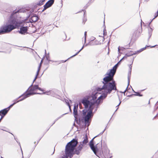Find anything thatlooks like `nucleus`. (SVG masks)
Returning <instances> with one entry per match:
<instances>
[{"label": "nucleus", "instance_id": "1", "mask_svg": "<svg viewBox=\"0 0 158 158\" xmlns=\"http://www.w3.org/2000/svg\"><path fill=\"white\" fill-rule=\"evenodd\" d=\"M97 90L98 91H102V94L97 99L94 101V103L91 104L87 110H84L82 111L83 120L84 122L85 127H88L89 125L94 113L97 111L100 104L102 102L103 99L106 97L108 94H110L112 92L106 88H103L102 86L98 88Z\"/></svg>", "mask_w": 158, "mask_h": 158}, {"label": "nucleus", "instance_id": "2", "mask_svg": "<svg viewBox=\"0 0 158 158\" xmlns=\"http://www.w3.org/2000/svg\"><path fill=\"white\" fill-rule=\"evenodd\" d=\"M118 66V64H116L110 69L109 72H107L105 75V77L103 78L102 81L103 84L102 86L103 88H106L111 91L117 90L116 84L114 79V76L115 75L116 70Z\"/></svg>", "mask_w": 158, "mask_h": 158}, {"label": "nucleus", "instance_id": "3", "mask_svg": "<svg viewBox=\"0 0 158 158\" xmlns=\"http://www.w3.org/2000/svg\"><path fill=\"white\" fill-rule=\"evenodd\" d=\"M20 12V10H16L13 11L11 14L8 22L10 23L2 26L0 29V35L8 33L19 26L20 23L15 19L17 14Z\"/></svg>", "mask_w": 158, "mask_h": 158}, {"label": "nucleus", "instance_id": "4", "mask_svg": "<svg viewBox=\"0 0 158 158\" xmlns=\"http://www.w3.org/2000/svg\"><path fill=\"white\" fill-rule=\"evenodd\" d=\"M78 143L77 140L73 139L66 145L65 149V158H71L74 155L73 152Z\"/></svg>", "mask_w": 158, "mask_h": 158}, {"label": "nucleus", "instance_id": "5", "mask_svg": "<svg viewBox=\"0 0 158 158\" xmlns=\"http://www.w3.org/2000/svg\"><path fill=\"white\" fill-rule=\"evenodd\" d=\"M99 92L97 90L96 92H93L91 96H86L82 99L81 102L84 106L85 108L88 109L91 104L94 103V101L96 100L98 95L100 94Z\"/></svg>", "mask_w": 158, "mask_h": 158}, {"label": "nucleus", "instance_id": "6", "mask_svg": "<svg viewBox=\"0 0 158 158\" xmlns=\"http://www.w3.org/2000/svg\"><path fill=\"white\" fill-rule=\"evenodd\" d=\"M33 83L31 85H30V86L29 87L28 89L25 93H24L23 94L20 95L18 98H17L16 100L18 99L19 98H21V97H23V98L17 101V102H19L20 101H22L25 99H26V98H27V97H29L31 95H32V94H33L30 92H28V89H29L30 87H31Z\"/></svg>", "mask_w": 158, "mask_h": 158}, {"label": "nucleus", "instance_id": "7", "mask_svg": "<svg viewBox=\"0 0 158 158\" xmlns=\"http://www.w3.org/2000/svg\"><path fill=\"white\" fill-rule=\"evenodd\" d=\"M98 142H95V144H96V145L93 146L92 147H91L90 148L91 150L94 152V153L97 156H98L97 155V153L98 151V145L99 144V143H98V142H99L100 143V145L101 147H102V138H99L97 139Z\"/></svg>", "mask_w": 158, "mask_h": 158}, {"label": "nucleus", "instance_id": "8", "mask_svg": "<svg viewBox=\"0 0 158 158\" xmlns=\"http://www.w3.org/2000/svg\"><path fill=\"white\" fill-rule=\"evenodd\" d=\"M28 18H30V21L31 23L35 22H36L38 19V16L35 15L34 14H30L29 15Z\"/></svg>", "mask_w": 158, "mask_h": 158}, {"label": "nucleus", "instance_id": "9", "mask_svg": "<svg viewBox=\"0 0 158 158\" xmlns=\"http://www.w3.org/2000/svg\"><path fill=\"white\" fill-rule=\"evenodd\" d=\"M27 27L22 26L20 28V30H18V31L20 34L22 35H25L27 33L28 30Z\"/></svg>", "mask_w": 158, "mask_h": 158}, {"label": "nucleus", "instance_id": "10", "mask_svg": "<svg viewBox=\"0 0 158 158\" xmlns=\"http://www.w3.org/2000/svg\"><path fill=\"white\" fill-rule=\"evenodd\" d=\"M38 85H33V87L32 88H30L29 90H28V92H30L32 93L33 94H32L33 95H34L35 94H42L41 93H34L32 92L33 91H35L36 89H38Z\"/></svg>", "mask_w": 158, "mask_h": 158}, {"label": "nucleus", "instance_id": "11", "mask_svg": "<svg viewBox=\"0 0 158 158\" xmlns=\"http://www.w3.org/2000/svg\"><path fill=\"white\" fill-rule=\"evenodd\" d=\"M83 147L81 144L80 143L78 146L76 148H75V151L73 152L74 154H75L77 155H79L80 153V152L82 149Z\"/></svg>", "mask_w": 158, "mask_h": 158}, {"label": "nucleus", "instance_id": "12", "mask_svg": "<svg viewBox=\"0 0 158 158\" xmlns=\"http://www.w3.org/2000/svg\"><path fill=\"white\" fill-rule=\"evenodd\" d=\"M134 60V59H133L132 61L131 64L129 65V70L128 71V77L127 78L128 79V85H129L130 82V78L131 76V69H132V64Z\"/></svg>", "mask_w": 158, "mask_h": 158}, {"label": "nucleus", "instance_id": "13", "mask_svg": "<svg viewBox=\"0 0 158 158\" xmlns=\"http://www.w3.org/2000/svg\"><path fill=\"white\" fill-rule=\"evenodd\" d=\"M54 0H49L44 5V9H47L50 7L53 4Z\"/></svg>", "mask_w": 158, "mask_h": 158}, {"label": "nucleus", "instance_id": "14", "mask_svg": "<svg viewBox=\"0 0 158 158\" xmlns=\"http://www.w3.org/2000/svg\"><path fill=\"white\" fill-rule=\"evenodd\" d=\"M77 109L78 104L76 105V104H75L74 105L73 109V114L75 119H76L78 115Z\"/></svg>", "mask_w": 158, "mask_h": 158}, {"label": "nucleus", "instance_id": "15", "mask_svg": "<svg viewBox=\"0 0 158 158\" xmlns=\"http://www.w3.org/2000/svg\"><path fill=\"white\" fill-rule=\"evenodd\" d=\"M9 111L6 108L0 111L1 114L2 115L5 116L7 114Z\"/></svg>", "mask_w": 158, "mask_h": 158}, {"label": "nucleus", "instance_id": "16", "mask_svg": "<svg viewBox=\"0 0 158 158\" xmlns=\"http://www.w3.org/2000/svg\"><path fill=\"white\" fill-rule=\"evenodd\" d=\"M109 152L110 151L109 149L107 148H106L102 152V153L104 156H107L109 154Z\"/></svg>", "mask_w": 158, "mask_h": 158}, {"label": "nucleus", "instance_id": "17", "mask_svg": "<svg viewBox=\"0 0 158 158\" xmlns=\"http://www.w3.org/2000/svg\"><path fill=\"white\" fill-rule=\"evenodd\" d=\"M88 142V139L87 137L86 136L85 138L84 139L82 142H81L80 143V144H81L84 146Z\"/></svg>", "mask_w": 158, "mask_h": 158}, {"label": "nucleus", "instance_id": "18", "mask_svg": "<svg viewBox=\"0 0 158 158\" xmlns=\"http://www.w3.org/2000/svg\"><path fill=\"white\" fill-rule=\"evenodd\" d=\"M153 30V29L151 27H149V28H148V34L149 36L148 39H149L151 37L152 35Z\"/></svg>", "mask_w": 158, "mask_h": 158}, {"label": "nucleus", "instance_id": "19", "mask_svg": "<svg viewBox=\"0 0 158 158\" xmlns=\"http://www.w3.org/2000/svg\"><path fill=\"white\" fill-rule=\"evenodd\" d=\"M97 136H96L95 137H94L90 141V142H89V147H92L93 146H94V141H93V140L95 138H96V137H97Z\"/></svg>", "mask_w": 158, "mask_h": 158}, {"label": "nucleus", "instance_id": "20", "mask_svg": "<svg viewBox=\"0 0 158 158\" xmlns=\"http://www.w3.org/2000/svg\"><path fill=\"white\" fill-rule=\"evenodd\" d=\"M81 51H79L76 54H75V55L72 56H71L70 58H69L67 60H65V61H64V60H62V62H66L67 60H68L70 58H72V57H73L75 56H76Z\"/></svg>", "mask_w": 158, "mask_h": 158}, {"label": "nucleus", "instance_id": "21", "mask_svg": "<svg viewBox=\"0 0 158 158\" xmlns=\"http://www.w3.org/2000/svg\"><path fill=\"white\" fill-rule=\"evenodd\" d=\"M136 54V52H133V53H130V54H126L125 55V58H126L127 56V57L130 56H131L134 55H135Z\"/></svg>", "mask_w": 158, "mask_h": 158}, {"label": "nucleus", "instance_id": "22", "mask_svg": "<svg viewBox=\"0 0 158 158\" xmlns=\"http://www.w3.org/2000/svg\"><path fill=\"white\" fill-rule=\"evenodd\" d=\"M16 103V102H14L13 104L10 105L9 107H8L7 108H6L7 110L9 111L10 109Z\"/></svg>", "mask_w": 158, "mask_h": 158}, {"label": "nucleus", "instance_id": "23", "mask_svg": "<svg viewBox=\"0 0 158 158\" xmlns=\"http://www.w3.org/2000/svg\"><path fill=\"white\" fill-rule=\"evenodd\" d=\"M45 0H40L38 4L40 6L43 4L44 2L45 1Z\"/></svg>", "mask_w": 158, "mask_h": 158}, {"label": "nucleus", "instance_id": "24", "mask_svg": "<svg viewBox=\"0 0 158 158\" xmlns=\"http://www.w3.org/2000/svg\"><path fill=\"white\" fill-rule=\"evenodd\" d=\"M156 46V45H154V46H151L150 45H149V46L146 45V46L145 47H144L143 48H142V49L143 50H143H145L146 49V48H147V47H150L151 48H152Z\"/></svg>", "mask_w": 158, "mask_h": 158}, {"label": "nucleus", "instance_id": "25", "mask_svg": "<svg viewBox=\"0 0 158 158\" xmlns=\"http://www.w3.org/2000/svg\"><path fill=\"white\" fill-rule=\"evenodd\" d=\"M132 95L138 96H140V97H141V96H143V95L142 94H139V95L131 94V95H128L127 97H130L132 96Z\"/></svg>", "mask_w": 158, "mask_h": 158}, {"label": "nucleus", "instance_id": "26", "mask_svg": "<svg viewBox=\"0 0 158 158\" xmlns=\"http://www.w3.org/2000/svg\"><path fill=\"white\" fill-rule=\"evenodd\" d=\"M38 75H39V71H37V73H36V76L35 77V79H34V80H33V82L35 81V80L37 78V76Z\"/></svg>", "mask_w": 158, "mask_h": 158}, {"label": "nucleus", "instance_id": "27", "mask_svg": "<svg viewBox=\"0 0 158 158\" xmlns=\"http://www.w3.org/2000/svg\"><path fill=\"white\" fill-rule=\"evenodd\" d=\"M124 49L123 48H122L121 49L119 47L118 48V52L119 53H120V51L121 50H123V49Z\"/></svg>", "mask_w": 158, "mask_h": 158}, {"label": "nucleus", "instance_id": "28", "mask_svg": "<svg viewBox=\"0 0 158 158\" xmlns=\"http://www.w3.org/2000/svg\"><path fill=\"white\" fill-rule=\"evenodd\" d=\"M66 103H67V105H68V106H69V110H70V112H72V110L71 109V108H70V105H69V102H66Z\"/></svg>", "mask_w": 158, "mask_h": 158}, {"label": "nucleus", "instance_id": "29", "mask_svg": "<svg viewBox=\"0 0 158 158\" xmlns=\"http://www.w3.org/2000/svg\"><path fill=\"white\" fill-rule=\"evenodd\" d=\"M143 51V50L142 49V48H141L139 50L137 51V52H136V54H137V53H139Z\"/></svg>", "mask_w": 158, "mask_h": 158}, {"label": "nucleus", "instance_id": "30", "mask_svg": "<svg viewBox=\"0 0 158 158\" xmlns=\"http://www.w3.org/2000/svg\"><path fill=\"white\" fill-rule=\"evenodd\" d=\"M158 16V10L157 11L156 13L155 14V17L153 18V19H154L155 18L157 17Z\"/></svg>", "mask_w": 158, "mask_h": 158}, {"label": "nucleus", "instance_id": "31", "mask_svg": "<svg viewBox=\"0 0 158 158\" xmlns=\"http://www.w3.org/2000/svg\"><path fill=\"white\" fill-rule=\"evenodd\" d=\"M86 35H87V32L85 31L84 33L85 42V41H86Z\"/></svg>", "mask_w": 158, "mask_h": 158}, {"label": "nucleus", "instance_id": "32", "mask_svg": "<svg viewBox=\"0 0 158 158\" xmlns=\"http://www.w3.org/2000/svg\"><path fill=\"white\" fill-rule=\"evenodd\" d=\"M125 56H124V57H123V58H122V59H121V60H120L119 62H118V63H117V64H118H118H120V62L123 59H124V58H125Z\"/></svg>", "mask_w": 158, "mask_h": 158}, {"label": "nucleus", "instance_id": "33", "mask_svg": "<svg viewBox=\"0 0 158 158\" xmlns=\"http://www.w3.org/2000/svg\"><path fill=\"white\" fill-rule=\"evenodd\" d=\"M46 58L47 60H49V59L50 57L48 54L46 56Z\"/></svg>", "mask_w": 158, "mask_h": 158}, {"label": "nucleus", "instance_id": "34", "mask_svg": "<svg viewBox=\"0 0 158 158\" xmlns=\"http://www.w3.org/2000/svg\"><path fill=\"white\" fill-rule=\"evenodd\" d=\"M154 19H153L151 20V21H150V22L148 24V28H149V27H151L150 26L151 23H152V21Z\"/></svg>", "mask_w": 158, "mask_h": 158}, {"label": "nucleus", "instance_id": "35", "mask_svg": "<svg viewBox=\"0 0 158 158\" xmlns=\"http://www.w3.org/2000/svg\"><path fill=\"white\" fill-rule=\"evenodd\" d=\"M121 101H120V102L119 103V104L116 106V107H118L117 108V109L115 110V112H116L118 110V106H119L120 104L121 103Z\"/></svg>", "mask_w": 158, "mask_h": 158}, {"label": "nucleus", "instance_id": "36", "mask_svg": "<svg viewBox=\"0 0 158 158\" xmlns=\"http://www.w3.org/2000/svg\"><path fill=\"white\" fill-rule=\"evenodd\" d=\"M60 118V117H59V118H57V119H56L55 120V121H54V123H53L52 125H51V126H52L53 124H54V123L56 122V121H57L58 119H59V118Z\"/></svg>", "mask_w": 158, "mask_h": 158}, {"label": "nucleus", "instance_id": "37", "mask_svg": "<svg viewBox=\"0 0 158 158\" xmlns=\"http://www.w3.org/2000/svg\"><path fill=\"white\" fill-rule=\"evenodd\" d=\"M4 116H2V115H1V118H0V122L1 121V120L4 118Z\"/></svg>", "mask_w": 158, "mask_h": 158}, {"label": "nucleus", "instance_id": "38", "mask_svg": "<svg viewBox=\"0 0 158 158\" xmlns=\"http://www.w3.org/2000/svg\"><path fill=\"white\" fill-rule=\"evenodd\" d=\"M38 89L40 91H43V90L42 89H41L39 87V86H38Z\"/></svg>", "mask_w": 158, "mask_h": 158}, {"label": "nucleus", "instance_id": "39", "mask_svg": "<svg viewBox=\"0 0 158 158\" xmlns=\"http://www.w3.org/2000/svg\"><path fill=\"white\" fill-rule=\"evenodd\" d=\"M134 93L136 94H135V95H139V92H136L135 91H134Z\"/></svg>", "mask_w": 158, "mask_h": 158}, {"label": "nucleus", "instance_id": "40", "mask_svg": "<svg viewBox=\"0 0 158 158\" xmlns=\"http://www.w3.org/2000/svg\"><path fill=\"white\" fill-rule=\"evenodd\" d=\"M158 114H156L154 118H153V120H154V119H155V118H156L157 117H158Z\"/></svg>", "mask_w": 158, "mask_h": 158}, {"label": "nucleus", "instance_id": "41", "mask_svg": "<svg viewBox=\"0 0 158 158\" xmlns=\"http://www.w3.org/2000/svg\"><path fill=\"white\" fill-rule=\"evenodd\" d=\"M105 130H106V128H105V129H104V130H103V131L102 132H101L100 134H101V135L103 133V132H104V131H105Z\"/></svg>", "mask_w": 158, "mask_h": 158}, {"label": "nucleus", "instance_id": "42", "mask_svg": "<svg viewBox=\"0 0 158 158\" xmlns=\"http://www.w3.org/2000/svg\"><path fill=\"white\" fill-rule=\"evenodd\" d=\"M129 85H127V88H126V89H125V90L124 91V92H126V91H127V90H128V86Z\"/></svg>", "mask_w": 158, "mask_h": 158}, {"label": "nucleus", "instance_id": "43", "mask_svg": "<svg viewBox=\"0 0 158 158\" xmlns=\"http://www.w3.org/2000/svg\"><path fill=\"white\" fill-rule=\"evenodd\" d=\"M129 85H127V88H126V89H125V90L124 91V92H126V91H127V90H128V86Z\"/></svg>", "mask_w": 158, "mask_h": 158}, {"label": "nucleus", "instance_id": "44", "mask_svg": "<svg viewBox=\"0 0 158 158\" xmlns=\"http://www.w3.org/2000/svg\"><path fill=\"white\" fill-rule=\"evenodd\" d=\"M84 47V46L83 45V46H82V48H81V49H80V50H79V51H81L82 50V49Z\"/></svg>", "mask_w": 158, "mask_h": 158}, {"label": "nucleus", "instance_id": "45", "mask_svg": "<svg viewBox=\"0 0 158 158\" xmlns=\"http://www.w3.org/2000/svg\"><path fill=\"white\" fill-rule=\"evenodd\" d=\"M40 66H39V67L37 71H39V72L40 70Z\"/></svg>", "mask_w": 158, "mask_h": 158}, {"label": "nucleus", "instance_id": "46", "mask_svg": "<svg viewBox=\"0 0 158 158\" xmlns=\"http://www.w3.org/2000/svg\"><path fill=\"white\" fill-rule=\"evenodd\" d=\"M20 147H21V146H20ZM20 148H21V147H20ZM21 151H22V155H23V152L22 150V149L21 148ZM22 158H23V155Z\"/></svg>", "mask_w": 158, "mask_h": 158}, {"label": "nucleus", "instance_id": "47", "mask_svg": "<svg viewBox=\"0 0 158 158\" xmlns=\"http://www.w3.org/2000/svg\"><path fill=\"white\" fill-rule=\"evenodd\" d=\"M95 39V38L94 37H93L91 38L92 40H93Z\"/></svg>", "mask_w": 158, "mask_h": 158}, {"label": "nucleus", "instance_id": "48", "mask_svg": "<svg viewBox=\"0 0 158 158\" xmlns=\"http://www.w3.org/2000/svg\"><path fill=\"white\" fill-rule=\"evenodd\" d=\"M44 8L42 10V11H44V10H46V9H44Z\"/></svg>", "mask_w": 158, "mask_h": 158}, {"label": "nucleus", "instance_id": "49", "mask_svg": "<svg viewBox=\"0 0 158 158\" xmlns=\"http://www.w3.org/2000/svg\"><path fill=\"white\" fill-rule=\"evenodd\" d=\"M6 5H7L8 7H10V5L9 4H6Z\"/></svg>", "mask_w": 158, "mask_h": 158}, {"label": "nucleus", "instance_id": "50", "mask_svg": "<svg viewBox=\"0 0 158 158\" xmlns=\"http://www.w3.org/2000/svg\"><path fill=\"white\" fill-rule=\"evenodd\" d=\"M142 20H141V28H142Z\"/></svg>", "mask_w": 158, "mask_h": 158}, {"label": "nucleus", "instance_id": "51", "mask_svg": "<svg viewBox=\"0 0 158 158\" xmlns=\"http://www.w3.org/2000/svg\"><path fill=\"white\" fill-rule=\"evenodd\" d=\"M48 60V62H49V61H52V62H54V61H53L51 60H49H49Z\"/></svg>", "mask_w": 158, "mask_h": 158}, {"label": "nucleus", "instance_id": "52", "mask_svg": "<svg viewBox=\"0 0 158 158\" xmlns=\"http://www.w3.org/2000/svg\"><path fill=\"white\" fill-rule=\"evenodd\" d=\"M16 100H14V102H16V103H18V102H17V101H16Z\"/></svg>", "mask_w": 158, "mask_h": 158}, {"label": "nucleus", "instance_id": "53", "mask_svg": "<svg viewBox=\"0 0 158 158\" xmlns=\"http://www.w3.org/2000/svg\"><path fill=\"white\" fill-rule=\"evenodd\" d=\"M79 106H80V105H81V102H79Z\"/></svg>", "mask_w": 158, "mask_h": 158}, {"label": "nucleus", "instance_id": "54", "mask_svg": "<svg viewBox=\"0 0 158 158\" xmlns=\"http://www.w3.org/2000/svg\"><path fill=\"white\" fill-rule=\"evenodd\" d=\"M45 55H46V50H45Z\"/></svg>", "mask_w": 158, "mask_h": 158}, {"label": "nucleus", "instance_id": "55", "mask_svg": "<svg viewBox=\"0 0 158 158\" xmlns=\"http://www.w3.org/2000/svg\"><path fill=\"white\" fill-rule=\"evenodd\" d=\"M158 108V106H157V107L154 110H157V108Z\"/></svg>", "mask_w": 158, "mask_h": 158}, {"label": "nucleus", "instance_id": "56", "mask_svg": "<svg viewBox=\"0 0 158 158\" xmlns=\"http://www.w3.org/2000/svg\"><path fill=\"white\" fill-rule=\"evenodd\" d=\"M85 11H84V16H85Z\"/></svg>", "mask_w": 158, "mask_h": 158}, {"label": "nucleus", "instance_id": "57", "mask_svg": "<svg viewBox=\"0 0 158 158\" xmlns=\"http://www.w3.org/2000/svg\"><path fill=\"white\" fill-rule=\"evenodd\" d=\"M42 60H41V62H40V64L42 62Z\"/></svg>", "mask_w": 158, "mask_h": 158}, {"label": "nucleus", "instance_id": "58", "mask_svg": "<svg viewBox=\"0 0 158 158\" xmlns=\"http://www.w3.org/2000/svg\"><path fill=\"white\" fill-rule=\"evenodd\" d=\"M86 21V19H83V21Z\"/></svg>", "mask_w": 158, "mask_h": 158}, {"label": "nucleus", "instance_id": "59", "mask_svg": "<svg viewBox=\"0 0 158 158\" xmlns=\"http://www.w3.org/2000/svg\"><path fill=\"white\" fill-rule=\"evenodd\" d=\"M150 103V101H149V102H148V104H149Z\"/></svg>", "mask_w": 158, "mask_h": 158}, {"label": "nucleus", "instance_id": "60", "mask_svg": "<svg viewBox=\"0 0 158 158\" xmlns=\"http://www.w3.org/2000/svg\"><path fill=\"white\" fill-rule=\"evenodd\" d=\"M125 92H124H124H123V93L124 94H125Z\"/></svg>", "mask_w": 158, "mask_h": 158}, {"label": "nucleus", "instance_id": "61", "mask_svg": "<svg viewBox=\"0 0 158 158\" xmlns=\"http://www.w3.org/2000/svg\"><path fill=\"white\" fill-rule=\"evenodd\" d=\"M133 91L134 92V91H135L132 89Z\"/></svg>", "mask_w": 158, "mask_h": 158}, {"label": "nucleus", "instance_id": "62", "mask_svg": "<svg viewBox=\"0 0 158 158\" xmlns=\"http://www.w3.org/2000/svg\"><path fill=\"white\" fill-rule=\"evenodd\" d=\"M35 143H36V142H34V143L35 144Z\"/></svg>", "mask_w": 158, "mask_h": 158}, {"label": "nucleus", "instance_id": "63", "mask_svg": "<svg viewBox=\"0 0 158 158\" xmlns=\"http://www.w3.org/2000/svg\"><path fill=\"white\" fill-rule=\"evenodd\" d=\"M61 158H65V157H62Z\"/></svg>", "mask_w": 158, "mask_h": 158}, {"label": "nucleus", "instance_id": "64", "mask_svg": "<svg viewBox=\"0 0 158 158\" xmlns=\"http://www.w3.org/2000/svg\"><path fill=\"white\" fill-rule=\"evenodd\" d=\"M1 158H3L2 157V156H1Z\"/></svg>", "mask_w": 158, "mask_h": 158}]
</instances>
